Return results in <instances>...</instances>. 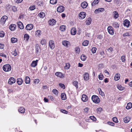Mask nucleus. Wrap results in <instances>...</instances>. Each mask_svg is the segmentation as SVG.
<instances>
[{"label":"nucleus","mask_w":132,"mask_h":132,"mask_svg":"<svg viewBox=\"0 0 132 132\" xmlns=\"http://www.w3.org/2000/svg\"><path fill=\"white\" fill-rule=\"evenodd\" d=\"M92 100L93 102L96 104L99 103L100 102V99L99 97L96 95H93L92 96Z\"/></svg>","instance_id":"f257e3e1"},{"label":"nucleus","mask_w":132,"mask_h":132,"mask_svg":"<svg viewBox=\"0 0 132 132\" xmlns=\"http://www.w3.org/2000/svg\"><path fill=\"white\" fill-rule=\"evenodd\" d=\"M3 70L7 72L11 70V67L9 64H6L4 65L3 67Z\"/></svg>","instance_id":"f03ea898"},{"label":"nucleus","mask_w":132,"mask_h":132,"mask_svg":"<svg viewBox=\"0 0 132 132\" xmlns=\"http://www.w3.org/2000/svg\"><path fill=\"white\" fill-rule=\"evenodd\" d=\"M107 29L108 32L111 35H113L114 34V29L112 26H108Z\"/></svg>","instance_id":"7ed1b4c3"},{"label":"nucleus","mask_w":132,"mask_h":132,"mask_svg":"<svg viewBox=\"0 0 132 132\" xmlns=\"http://www.w3.org/2000/svg\"><path fill=\"white\" fill-rule=\"evenodd\" d=\"M49 46L51 49H53L55 47L54 42L52 40H50L49 42Z\"/></svg>","instance_id":"20e7f679"},{"label":"nucleus","mask_w":132,"mask_h":132,"mask_svg":"<svg viewBox=\"0 0 132 132\" xmlns=\"http://www.w3.org/2000/svg\"><path fill=\"white\" fill-rule=\"evenodd\" d=\"M62 44L66 47H68L70 45V43L66 40H63L62 41Z\"/></svg>","instance_id":"39448f33"},{"label":"nucleus","mask_w":132,"mask_h":132,"mask_svg":"<svg viewBox=\"0 0 132 132\" xmlns=\"http://www.w3.org/2000/svg\"><path fill=\"white\" fill-rule=\"evenodd\" d=\"M7 17L5 15L3 16L1 19V22L2 24H4L5 23V21L7 19Z\"/></svg>","instance_id":"423d86ee"},{"label":"nucleus","mask_w":132,"mask_h":132,"mask_svg":"<svg viewBox=\"0 0 132 132\" xmlns=\"http://www.w3.org/2000/svg\"><path fill=\"white\" fill-rule=\"evenodd\" d=\"M79 16L80 19H84L86 16V13L84 12H81L79 14Z\"/></svg>","instance_id":"0eeeda50"},{"label":"nucleus","mask_w":132,"mask_h":132,"mask_svg":"<svg viewBox=\"0 0 132 132\" xmlns=\"http://www.w3.org/2000/svg\"><path fill=\"white\" fill-rule=\"evenodd\" d=\"M33 25L32 24H28L26 26V29L27 30H30L32 29Z\"/></svg>","instance_id":"6e6552de"},{"label":"nucleus","mask_w":132,"mask_h":132,"mask_svg":"<svg viewBox=\"0 0 132 132\" xmlns=\"http://www.w3.org/2000/svg\"><path fill=\"white\" fill-rule=\"evenodd\" d=\"M15 82V79L13 77H11L9 79L8 83L10 85H12Z\"/></svg>","instance_id":"1a4fd4ad"},{"label":"nucleus","mask_w":132,"mask_h":132,"mask_svg":"<svg viewBox=\"0 0 132 132\" xmlns=\"http://www.w3.org/2000/svg\"><path fill=\"white\" fill-rule=\"evenodd\" d=\"M84 80L86 81H87L89 79V76L87 72L85 73L83 75Z\"/></svg>","instance_id":"9d476101"},{"label":"nucleus","mask_w":132,"mask_h":132,"mask_svg":"<svg viewBox=\"0 0 132 132\" xmlns=\"http://www.w3.org/2000/svg\"><path fill=\"white\" fill-rule=\"evenodd\" d=\"M57 11L59 12H62L64 10V8L62 6H60L57 8Z\"/></svg>","instance_id":"9b49d317"},{"label":"nucleus","mask_w":132,"mask_h":132,"mask_svg":"<svg viewBox=\"0 0 132 132\" xmlns=\"http://www.w3.org/2000/svg\"><path fill=\"white\" fill-rule=\"evenodd\" d=\"M48 23L50 25L53 26L56 23V21L54 19L50 20L48 21Z\"/></svg>","instance_id":"f8f14e48"},{"label":"nucleus","mask_w":132,"mask_h":132,"mask_svg":"<svg viewBox=\"0 0 132 132\" xmlns=\"http://www.w3.org/2000/svg\"><path fill=\"white\" fill-rule=\"evenodd\" d=\"M123 25L125 26H126L127 27H128L130 25L129 21L127 19L123 21Z\"/></svg>","instance_id":"ddd939ff"},{"label":"nucleus","mask_w":132,"mask_h":132,"mask_svg":"<svg viewBox=\"0 0 132 132\" xmlns=\"http://www.w3.org/2000/svg\"><path fill=\"white\" fill-rule=\"evenodd\" d=\"M104 11V9L103 8H100L96 9L94 11L96 14H97L100 12H102Z\"/></svg>","instance_id":"4468645a"},{"label":"nucleus","mask_w":132,"mask_h":132,"mask_svg":"<svg viewBox=\"0 0 132 132\" xmlns=\"http://www.w3.org/2000/svg\"><path fill=\"white\" fill-rule=\"evenodd\" d=\"M16 27L15 24H11L9 26V28L11 31H13L15 30Z\"/></svg>","instance_id":"2eb2a0df"},{"label":"nucleus","mask_w":132,"mask_h":132,"mask_svg":"<svg viewBox=\"0 0 132 132\" xmlns=\"http://www.w3.org/2000/svg\"><path fill=\"white\" fill-rule=\"evenodd\" d=\"M55 75L58 77L62 78H63L64 77V76L63 75V74L61 72H57L55 73Z\"/></svg>","instance_id":"dca6fc26"},{"label":"nucleus","mask_w":132,"mask_h":132,"mask_svg":"<svg viewBox=\"0 0 132 132\" xmlns=\"http://www.w3.org/2000/svg\"><path fill=\"white\" fill-rule=\"evenodd\" d=\"M38 61V60H37L36 61H32L31 64V66L33 67H35L37 65Z\"/></svg>","instance_id":"f3484780"},{"label":"nucleus","mask_w":132,"mask_h":132,"mask_svg":"<svg viewBox=\"0 0 132 132\" xmlns=\"http://www.w3.org/2000/svg\"><path fill=\"white\" fill-rule=\"evenodd\" d=\"M81 99L83 102H86L88 100V98L86 95L85 94H83L82 95Z\"/></svg>","instance_id":"a211bd4d"},{"label":"nucleus","mask_w":132,"mask_h":132,"mask_svg":"<svg viewBox=\"0 0 132 132\" xmlns=\"http://www.w3.org/2000/svg\"><path fill=\"white\" fill-rule=\"evenodd\" d=\"M81 7L83 9L87 7L88 4L86 2H82L81 4Z\"/></svg>","instance_id":"6ab92c4d"},{"label":"nucleus","mask_w":132,"mask_h":132,"mask_svg":"<svg viewBox=\"0 0 132 132\" xmlns=\"http://www.w3.org/2000/svg\"><path fill=\"white\" fill-rule=\"evenodd\" d=\"M16 82L19 85H20L23 83V81L22 78H18L17 79Z\"/></svg>","instance_id":"aec40b11"},{"label":"nucleus","mask_w":132,"mask_h":132,"mask_svg":"<svg viewBox=\"0 0 132 132\" xmlns=\"http://www.w3.org/2000/svg\"><path fill=\"white\" fill-rule=\"evenodd\" d=\"M113 14L114 18L115 19H116L118 17L119 14L116 11H114L113 12Z\"/></svg>","instance_id":"412c9836"},{"label":"nucleus","mask_w":132,"mask_h":132,"mask_svg":"<svg viewBox=\"0 0 132 132\" xmlns=\"http://www.w3.org/2000/svg\"><path fill=\"white\" fill-rule=\"evenodd\" d=\"M18 27L21 29H22L24 28L22 23L21 22L19 21L18 22Z\"/></svg>","instance_id":"4be33fe9"},{"label":"nucleus","mask_w":132,"mask_h":132,"mask_svg":"<svg viewBox=\"0 0 132 132\" xmlns=\"http://www.w3.org/2000/svg\"><path fill=\"white\" fill-rule=\"evenodd\" d=\"M120 75L119 73L116 74L114 77V79L116 81L118 80L120 78Z\"/></svg>","instance_id":"5701e85b"},{"label":"nucleus","mask_w":132,"mask_h":132,"mask_svg":"<svg viewBox=\"0 0 132 132\" xmlns=\"http://www.w3.org/2000/svg\"><path fill=\"white\" fill-rule=\"evenodd\" d=\"M71 34L72 35H75L76 32V30L75 28H73L71 31Z\"/></svg>","instance_id":"b1692460"},{"label":"nucleus","mask_w":132,"mask_h":132,"mask_svg":"<svg viewBox=\"0 0 132 132\" xmlns=\"http://www.w3.org/2000/svg\"><path fill=\"white\" fill-rule=\"evenodd\" d=\"M91 18H88L86 21V24L87 25H89L91 22Z\"/></svg>","instance_id":"393cba45"},{"label":"nucleus","mask_w":132,"mask_h":132,"mask_svg":"<svg viewBox=\"0 0 132 132\" xmlns=\"http://www.w3.org/2000/svg\"><path fill=\"white\" fill-rule=\"evenodd\" d=\"M30 79L28 76H26L25 78V82L26 84H29L30 83Z\"/></svg>","instance_id":"a878e982"},{"label":"nucleus","mask_w":132,"mask_h":132,"mask_svg":"<svg viewBox=\"0 0 132 132\" xmlns=\"http://www.w3.org/2000/svg\"><path fill=\"white\" fill-rule=\"evenodd\" d=\"M25 109L23 107H20L18 109V111L21 113H23L24 112Z\"/></svg>","instance_id":"bb28decb"},{"label":"nucleus","mask_w":132,"mask_h":132,"mask_svg":"<svg viewBox=\"0 0 132 132\" xmlns=\"http://www.w3.org/2000/svg\"><path fill=\"white\" fill-rule=\"evenodd\" d=\"M130 118L129 117H127L123 119L124 121L126 123H128L130 120Z\"/></svg>","instance_id":"cd10ccee"},{"label":"nucleus","mask_w":132,"mask_h":132,"mask_svg":"<svg viewBox=\"0 0 132 132\" xmlns=\"http://www.w3.org/2000/svg\"><path fill=\"white\" fill-rule=\"evenodd\" d=\"M132 107V103L130 102H129L127 104V105L126 107V108L127 109H129Z\"/></svg>","instance_id":"c85d7f7f"},{"label":"nucleus","mask_w":132,"mask_h":132,"mask_svg":"<svg viewBox=\"0 0 132 132\" xmlns=\"http://www.w3.org/2000/svg\"><path fill=\"white\" fill-rule=\"evenodd\" d=\"M65 26L64 25L61 26L60 27V30L62 31H64L65 30Z\"/></svg>","instance_id":"c756f323"},{"label":"nucleus","mask_w":132,"mask_h":132,"mask_svg":"<svg viewBox=\"0 0 132 132\" xmlns=\"http://www.w3.org/2000/svg\"><path fill=\"white\" fill-rule=\"evenodd\" d=\"M38 16L41 18H43L45 16V14L43 12H41L40 13L38 14Z\"/></svg>","instance_id":"7c9ffc66"},{"label":"nucleus","mask_w":132,"mask_h":132,"mask_svg":"<svg viewBox=\"0 0 132 132\" xmlns=\"http://www.w3.org/2000/svg\"><path fill=\"white\" fill-rule=\"evenodd\" d=\"M29 38V36L28 34H25L24 35V40L27 41L28 40Z\"/></svg>","instance_id":"2f4dec72"},{"label":"nucleus","mask_w":132,"mask_h":132,"mask_svg":"<svg viewBox=\"0 0 132 132\" xmlns=\"http://www.w3.org/2000/svg\"><path fill=\"white\" fill-rule=\"evenodd\" d=\"M40 50V48L39 45H37L36 46V52L37 53H38Z\"/></svg>","instance_id":"473e14b6"},{"label":"nucleus","mask_w":132,"mask_h":132,"mask_svg":"<svg viewBox=\"0 0 132 132\" xmlns=\"http://www.w3.org/2000/svg\"><path fill=\"white\" fill-rule=\"evenodd\" d=\"M61 97L62 99L63 100H65L66 98V95L64 93L62 94L61 95Z\"/></svg>","instance_id":"72a5a7b5"},{"label":"nucleus","mask_w":132,"mask_h":132,"mask_svg":"<svg viewBox=\"0 0 132 132\" xmlns=\"http://www.w3.org/2000/svg\"><path fill=\"white\" fill-rule=\"evenodd\" d=\"M89 43V41L88 40H86L84 41L82 43V45L84 46H87Z\"/></svg>","instance_id":"f704fd0d"},{"label":"nucleus","mask_w":132,"mask_h":132,"mask_svg":"<svg viewBox=\"0 0 132 132\" xmlns=\"http://www.w3.org/2000/svg\"><path fill=\"white\" fill-rule=\"evenodd\" d=\"M99 2V0H94L93 2L92 3V6H94L95 5L97 4Z\"/></svg>","instance_id":"c9c22d12"},{"label":"nucleus","mask_w":132,"mask_h":132,"mask_svg":"<svg viewBox=\"0 0 132 132\" xmlns=\"http://www.w3.org/2000/svg\"><path fill=\"white\" fill-rule=\"evenodd\" d=\"M75 52L76 53H79L80 52V47H77L75 48Z\"/></svg>","instance_id":"e433bc0d"},{"label":"nucleus","mask_w":132,"mask_h":132,"mask_svg":"<svg viewBox=\"0 0 132 132\" xmlns=\"http://www.w3.org/2000/svg\"><path fill=\"white\" fill-rule=\"evenodd\" d=\"M11 40L12 43H14L17 42V39L16 38H12L11 39Z\"/></svg>","instance_id":"4c0bfd02"},{"label":"nucleus","mask_w":132,"mask_h":132,"mask_svg":"<svg viewBox=\"0 0 132 132\" xmlns=\"http://www.w3.org/2000/svg\"><path fill=\"white\" fill-rule=\"evenodd\" d=\"M98 91L99 93L102 96H104V93L102 91L101 88H99L98 89Z\"/></svg>","instance_id":"58836bf2"},{"label":"nucleus","mask_w":132,"mask_h":132,"mask_svg":"<svg viewBox=\"0 0 132 132\" xmlns=\"http://www.w3.org/2000/svg\"><path fill=\"white\" fill-rule=\"evenodd\" d=\"M130 32H126L125 33H124L123 34V36L124 37L129 36L130 35Z\"/></svg>","instance_id":"ea45409f"},{"label":"nucleus","mask_w":132,"mask_h":132,"mask_svg":"<svg viewBox=\"0 0 132 132\" xmlns=\"http://www.w3.org/2000/svg\"><path fill=\"white\" fill-rule=\"evenodd\" d=\"M70 67V65L68 63H67L65 64V65L64 67L65 69H68Z\"/></svg>","instance_id":"a19ab883"},{"label":"nucleus","mask_w":132,"mask_h":132,"mask_svg":"<svg viewBox=\"0 0 132 132\" xmlns=\"http://www.w3.org/2000/svg\"><path fill=\"white\" fill-rule=\"evenodd\" d=\"M41 31L40 30H37L36 32L35 35L36 36H39L40 35Z\"/></svg>","instance_id":"79ce46f5"},{"label":"nucleus","mask_w":132,"mask_h":132,"mask_svg":"<svg viewBox=\"0 0 132 132\" xmlns=\"http://www.w3.org/2000/svg\"><path fill=\"white\" fill-rule=\"evenodd\" d=\"M86 56L84 54H82L81 56V59L82 61H85L86 59Z\"/></svg>","instance_id":"37998d69"},{"label":"nucleus","mask_w":132,"mask_h":132,"mask_svg":"<svg viewBox=\"0 0 132 132\" xmlns=\"http://www.w3.org/2000/svg\"><path fill=\"white\" fill-rule=\"evenodd\" d=\"M117 88L119 90L121 91L123 90L124 89V87H122L120 85H118L117 86Z\"/></svg>","instance_id":"c03bdc74"},{"label":"nucleus","mask_w":132,"mask_h":132,"mask_svg":"<svg viewBox=\"0 0 132 132\" xmlns=\"http://www.w3.org/2000/svg\"><path fill=\"white\" fill-rule=\"evenodd\" d=\"M57 0H50V3L52 4H55L57 3Z\"/></svg>","instance_id":"a18cd8bd"},{"label":"nucleus","mask_w":132,"mask_h":132,"mask_svg":"<svg viewBox=\"0 0 132 132\" xmlns=\"http://www.w3.org/2000/svg\"><path fill=\"white\" fill-rule=\"evenodd\" d=\"M113 26L115 28H118L119 27V24L117 22H114L113 24Z\"/></svg>","instance_id":"49530a36"},{"label":"nucleus","mask_w":132,"mask_h":132,"mask_svg":"<svg viewBox=\"0 0 132 132\" xmlns=\"http://www.w3.org/2000/svg\"><path fill=\"white\" fill-rule=\"evenodd\" d=\"M52 92L55 95H57L58 93V91L56 89H53Z\"/></svg>","instance_id":"de8ad7c7"},{"label":"nucleus","mask_w":132,"mask_h":132,"mask_svg":"<svg viewBox=\"0 0 132 132\" xmlns=\"http://www.w3.org/2000/svg\"><path fill=\"white\" fill-rule=\"evenodd\" d=\"M78 82L77 81H75L73 82V84L74 86H75L77 88H78Z\"/></svg>","instance_id":"09e8293b"},{"label":"nucleus","mask_w":132,"mask_h":132,"mask_svg":"<svg viewBox=\"0 0 132 132\" xmlns=\"http://www.w3.org/2000/svg\"><path fill=\"white\" fill-rule=\"evenodd\" d=\"M96 48L95 47H92L91 49L92 53H95L96 52Z\"/></svg>","instance_id":"8fccbe9b"},{"label":"nucleus","mask_w":132,"mask_h":132,"mask_svg":"<svg viewBox=\"0 0 132 132\" xmlns=\"http://www.w3.org/2000/svg\"><path fill=\"white\" fill-rule=\"evenodd\" d=\"M107 51L110 53H111L113 51V48L112 47H110L107 50Z\"/></svg>","instance_id":"3c124183"},{"label":"nucleus","mask_w":132,"mask_h":132,"mask_svg":"<svg viewBox=\"0 0 132 132\" xmlns=\"http://www.w3.org/2000/svg\"><path fill=\"white\" fill-rule=\"evenodd\" d=\"M121 60L122 62H125L126 59L125 57L124 56H122L121 57Z\"/></svg>","instance_id":"603ef678"},{"label":"nucleus","mask_w":132,"mask_h":132,"mask_svg":"<svg viewBox=\"0 0 132 132\" xmlns=\"http://www.w3.org/2000/svg\"><path fill=\"white\" fill-rule=\"evenodd\" d=\"M12 54L15 56H16L17 54V53L16 51V50L15 49L14 51L12 53Z\"/></svg>","instance_id":"864d4df0"},{"label":"nucleus","mask_w":132,"mask_h":132,"mask_svg":"<svg viewBox=\"0 0 132 132\" xmlns=\"http://www.w3.org/2000/svg\"><path fill=\"white\" fill-rule=\"evenodd\" d=\"M103 76L102 74H100L98 75V78L100 80H102L103 79Z\"/></svg>","instance_id":"5fc2aeb1"},{"label":"nucleus","mask_w":132,"mask_h":132,"mask_svg":"<svg viewBox=\"0 0 132 132\" xmlns=\"http://www.w3.org/2000/svg\"><path fill=\"white\" fill-rule=\"evenodd\" d=\"M4 36V32L1 31L0 32V37H3Z\"/></svg>","instance_id":"6e6d98bb"},{"label":"nucleus","mask_w":132,"mask_h":132,"mask_svg":"<svg viewBox=\"0 0 132 132\" xmlns=\"http://www.w3.org/2000/svg\"><path fill=\"white\" fill-rule=\"evenodd\" d=\"M113 121L114 122H118V119L116 117H113L112 119Z\"/></svg>","instance_id":"4d7b16f0"},{"label":"nucleus","mask_w":132,"mask_h":132,"mask_svg":"<svg viewBox=\"0 0 132 132\" xmlns=\"http://www.w3.org/2000/svg\"><path fill=\"white\" fill-rule=\"evenodd\" d=\"M46 41L44 39L42 40L41 41V43L42 45L45 44L46 43Z\"/></svg>","instance_id":"13d9d810"},{"label":"nucleus","mask_w":132,"mask_h":132,"mask_svg":"<svg viewBox=\"0 0 132 132\" xmlns=\"http://www.w3.org/2000/svg\"><path fill=\"white\" fill-rule=\"evenodd\" d=\"M107 123L108 125L112 126H114V125L113 122L110 121L108 122Z\"/></svg>","instance_id":"bf43d9fd"},{"label":"nucleus","mask_w":132,"mask_h":132,"mask_svg":"<svg viewBox=\"0 0 132 132\" xmlns=\"http://www.w3.org/2000/svg\"><path fill=\"white\" fill-rule=\"evenodd\" d=\"M60 111L61 112L66 114H67L68 113V112L66 111L65 110L61 109L60 110Z\"/></svg>","instance_id":"052dcab7"},{"label":"nucleus","mask_w":132,"mask_h":132,"mask_svg":"<svg viewBox=\"0 0 132 132\" xmlns=\"http://www.w3.org/2000/svg\"><path fill=\"white\" fill-rule=\"evenodd\" d=\"M12 10L13 12H15L17 11V9L15 6H14L12 7Z\"/></svg>","instance_id":"680f3d73"},{"label":"nucleus","mask_w":132,"mask_h":132,"mask_svg":"<svg viewBox=\"0 0 132 132\" xmlns=\"http://www.w3.org/2000/svg\"><path fill=\"white\" fill-rule=\"evenodd\" d=\"M29 9L31 10H33L35 9V7L34 5H33L30 6L29 7Z\"/></svg>","instance_id":"e2e57ef3"},{"label":"nucleus","mask_w":132,"mask_h":132,"mask_svg":"<svg viewBox=\"0 0 132 132\" xmlns=\"http://www.w3.org/2000/svg\"><path fill=\"white\" fill-rule=\"evenodd\" d=\"M102 109L101 108H98L97 109V113H100L101 112V111H102Z\"/></svg>","instance_id":"0e129e2a"},{"label":"nucleus","mask_w":132,"mask_h":132,"mask_svg":"<svg viewBox=\"0 0 132 132\" xmlns=\"http://www.w3.org/2000/svg\"><path fill=\"white\" fill-rule=\"evenodd\" d=\"M59 85L63 89H64L65 88V86L64 84H62V83H60L59 84Z\"/></svg>","instance_id":"69168bd1"},{"label":"nucleus","mask_w":132,"mask_h":132,"mask_svg":"<svg viewBox=\"0 0 132 132\" xmlns=\"http://www.w3.org/2000/svg\"><path fill=\"white\" fill-rule=\"evenodd\" d=\"M0 56L3 57H4L5 58H6V55L3 53H1L0 54Z\"/></svg>","instance_id":"338daca9"},{"label":"nucleus","mask_w":132,"mask_h":132,"mask_svg":"<svg viewBox=\"0 0 132 132\" xmlns=\"http://www.w3.org/2000/svg\"><path fill=\"white\" fill-rule=\"evenodd\" d=\"M39 82V80L38 79H35L34 83L38 84Z\"/></svg>","instance_id":"774afa93"}]
</instances>
